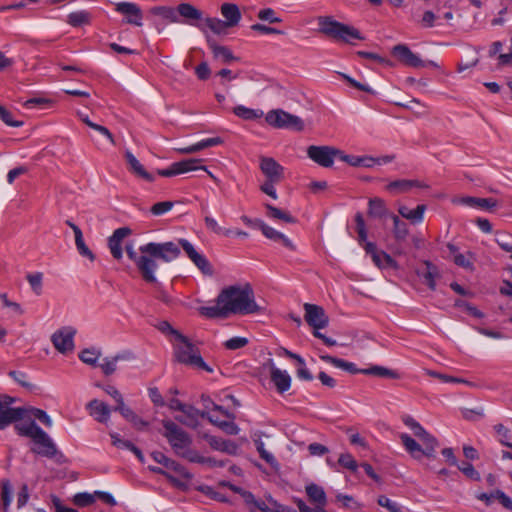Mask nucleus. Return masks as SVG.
I'll return each mask as SVG.
<instances>
[{"label":"nucleus","instance_id":"nucleus-1","mask_svg":"<svg viewBox=\"0 0 512 512\" xmlns=\"http://www.w3.org/2000/svg\"><path fill=\"white\" fill-rule=\"evenodd\" d=\"M179 246L204 275H213L214 271L208 259L197 252L186 239H179L178 245L171 241L164 243L149 242L139 247V254L134 250L133 243L130 242L125 245V251L128 258L134 262L143 280L146 283L156 284L157 260L170 262L176 259L181 253Z\"/></svg>","mask_w":512,"mask_h":512},{"label":"nucleus","instance_id":"nucleus-2","mask_svg":"<svg viewBox=\"0 0 512 512\" xmlns=\"http://www.w3.org/2000/svg\"><path fill=\"white\" fill-rule=\"evenodd\" d=\"M217 304L224 303L228 314H254L263 311L254 299V291L249 283L243 286L231 285L221 290L216 299Z\"/></svg>","mask_w":512,"mask_h":512},{"label":"nucleus","instance_id":"nucleus-3","mask_svg":"<svg viewBox=\"0 0 512 512\" xmlns=\"http://www.w3.org/2000/svg\"><path fill=\"white\" fill-rule=\"evenodd\" d=\"M355 222L358 242L365 252L371 256L374 264L380 269H399L398 263L388 253L382 250L379 251L375 243L367 241V229L364 218L360 212L355 215Z\"/></svg>","mask_w":512,"mask_h":512},{"label":"nucleus","instance_id":"nucleus-4","mask_svg":"<svg viewBox=\"0 0 512 512\" xmlns=\"http://www.w3.org/2000/svg\"><path fill=\"white\" fill-rule=\"evenodd\" d=\"M318 24L320 33L336 41L353 44L352 40L365 39L357 28L336 21L330 16H320Z\"/></svg>","mask_w":512,"mask_h":512},{"label":"nucleus","instance_id":"nucleus-5","mask_svg":"<svg viewBox=\"0 0 512 512\" xmlns=\"http://www.w3.org/2000/svg\"><path fill=\"white\" fill-rule=\"evenodd\" d=\"M162 425L164 428L162 435L167 439L174 453L186 459V454L189 451H194L190 448L192 444L191 436L172 420L164 419Z\"/></svg>","mask_w":512,"mask_h":512},{"label":"nucleus","instance_id":"nucleus-6","mask_svg":"<svg viewBox=\"0 0 512 512\" xmlns=\"http://www.w3.org/2000/svg\"><path fill=\"white\" fill-rule=\"evenodd\" d=\"M178 341H180L181 344L175 347L174 352L178 362L203 369L209 373L213 372V369L204 362L199 350L185 335L179 334Z\"/></svg>","mask_w":512,"mask_h":512},{"label":"nucleus","instance_id":"nucleus-7","mask_svg":"<svg viewBox=\"0 0 512 512\" xmlns=\"http://www.w3.org/2000/svg\"><path fill=\"white\" fill-rule=\"evenodd\" d=\"M32 443L31 452L34 454L53 459L57 464L66 462L65 455L59 451L56 444L43 429L32 439Z\"/></svg>","mask_w":512,"mask_h":512},{"label":"nucleus","instance_id":"nucleus-8","mask_svg":"<svg viewBox=\"0 0 512 512\" xmlns=\"http://www.w3.org/2000/svg\"><path fill=\"white\" fill-rule=\"evenodd\" d=\"M14 402H16L15 397L0 394V430L26 417L27 409L24 407H11Z\"/></svg>","mask_w":512,"mask_h":512},{"label":"nucleus","instance_id":"nucleus-9","mask_svg":"<svg viewBox=\"0 0 512 512\" xmlns=\"http://www.w3.org/2000/svg\"><path fill=\"white\" fill-rule=\"evenodd\" d=\"M265 121L277 129H291L294 131H303V120L293 114H290L282 109L271 110L266 114Z\"/></svg>","mask_w":512,"mask_h":512},{"label":"nucleus","instance_id":"nucleus-10","mask_svg":"<svg viewBox=\"0 0 512 512\" xmlns=\"http://www.w3.org/2000/svg\"><path fill=\"white\" fill-rule=\"evenodd\" d=\"M202 162H203V160L198 159V158L185 159V160H182L179 162L172 163L166 169H158L157 174L160 176H163V177H172V176H176L179 174H183V173H187L190 171H195V170L201 169V170H204L205 172H207V174L214 181H217V178L210 171L207 170V167L201 165Z\"/></svg>","mask_w":512,"mask_h":512},{"label":"nucleus","instance_id":"nucleus-11","mask_svg":"<svg viewBox=\"0 0 512 512\" xmlns=\"http://www.w3.org/2000/svg\"><path fill=\"white\" fill-rule=\"evenodd\" d=\"M392 55L403 65L413 68H423L427 65L436 67L437 64L433 61L426 63L418 55L412 52V50L405 44H398L392 48Z\"/></svg>","mask_w":512,"mask_h":512},{"label":"nucleus","instance_id":"nucleus-12","mask_svg":"<svg viewBox=\"0 0 512 512\" xmlns=\"http://www.w3.org/2000/svg\"><path fill=\"white\" fill-rule=\"evenodd\" d=\"M303 308L305 310V321L314 330H320L328 326L329 317L323 307L316 304L305 303Z\"/></svg>","mask_w":512,"mask_h":512},{"label":"nucleus","instance_id":"nucleus-13","mask_svg":"<svg viewBox=\"0 0 512 512\" xmlns=\"http://www.w3.org/2000/svg\"><path fill=\"white\" fill-rule=\"evenodd\" d=\"M115 11L124 16L122 23L142 26L143 12L141 8L132 2H119L115 4Z\"/></svg>","mask_w":512,"mask_h":512},{"label":"nucleus","instance_id":"nucleus-14","mask_svg":"<svg viewBox=\"0 0 512 512\" xmlns=\"http://www.w3.org/2000/svg\"><path fill=\"white\" fill-rule=\"evenodd\" d=\"M76 330L72 327H63L57 330L51 337L54 347L62 354L71 352L74 349L73 338Z\"/></svg>","mask_w":512,"mask_h":512},{"label":"nucleus","instance_id":"nucleus-15","mask_svg":"<svg viewBox=\"0 0 512 512\" xmlns=\"http://www.w3.org/2000/svg\"><path fill=\"white\" fill-rule=\"evenodd\" d=\"M259 168L265 179L271 181H282L284 179V167L272 157L261 156L259 158Z\"/></svg>","mask_w":512,"mask_h":512},{"label":"nucleus","instance_id":"nucleus-16","mask_svg":"<svg viewBox=\"0 0 512 512\" xmlns=\"http://www.w3.org/2000/svg\"><path fill=\"white\" fill-rule=\"evenodd\" d=\"M151 457L153 458L154 461H156L159 464H162L166 469L175 472L181 478L185 480L192 479V474L188 472L183 465L167 457L164 453L160 451H154L151 453Z\"/></svg>","mask_w":512,"mask_h":512},{"label":"nucleus","instance_id":"nucleus-17","mask_svg":"<svg viewBox=\"0 0 512 512\" xmlns=\"http://www.w3.org/2000/svg\"><path fill=\"white\" fill-rule=\"evenodd\" d=\"M132 234L129 227H121L116 229L113 234L108 238L109 250L116 260H121L123 257L122 241L125 237Z\"/></svg>","mask_w":512,"mask_h":512},{"label":"nucleus","instance_id":"nucleus-18","mask_svg":"<svg viewBox=\"0 0 512 512\" xmlns=\"http://www.w3.org/2000/svg\"><path fill=\"white\" fill-rule=\"evenodd\" d=\"M267 365L270 369V379L274 383L277 391L282 394L290 389L291 377L286 371L277 368L272 359H269Z\"/></svg>","mask_w":512,"mask_h":512},{"label":"nucleus","instance_id":"nucleus-19","mask_svg":"<svg viewBox=\"0 0 512 512\" xmlns=\"http://www.w3.org/2000/svg\"><path fill=\"white\" fill-rule=\"evenodd\" d=\"M331 146L311 145L307 148L308 157L322 167H331L333 165Z\"/></svg>","mask_w":512,"mask_h":512},{"label":"nucleus","instance_id":"nucleus-20","mask_svg":"<svg viewBox=\"0 0 512 512\" xmlns=\"http://www.w3.org/2000/svg\"><path fill=\"white\" fill-rule=\"evenodd\" d=\"M412 188L428 189L429 185L416 179H397L386 186V190L393 194L407 193Z\"/></svg>","mask_w":512,"mask_h":512},{"label":"nucleus","instance_id":"nucleus-21","mask_svg":"<svg viewBox=\"0 0 512 512\" xmlns=\"http://www.w3.org/2000/svg\"><path fill=\"white\" fill-rule=\"evenodd\" d=\"M86 409L88 410L89 415L99 423L106 424L110 419V407L98 399L89 401L86 404Z\"/></svg>","mask_w":512,"mask_h":512},{"label":"nucleus","instance_id":"nucleus-22","mask_svg":"<svg viewBox=\"0 0 512 512\" xmlns=\"http://www.w3.org/2000/svg\"><path fill=\"white\" fill-rule=\"evenodd\" d=\"M425 270H416V274L423 278L424 283L434 291L436 289V280L441 277L438 267L429 260H424Z\"/></svg>","mask_w":512,"mask_h":512},{"label":"nucleus","instance_id":"nucleus-23","mask_svg":"<svg viewBox=\"0 0 512 512\" xmlns=\"http://www.w3.org/2000/svg\"><path fill=\"white\" fill-rule=\"evenodd\" d=\"M124 156L128 164V169L132 174L146 180L147 182H153L155 180V177L145 170L143 165L129 150L125 151Z\"/></svg>","mask_w":512,"mask_h":512},{"label":"nucleus","instance_id":"nucleus-24","mask_svg":"<svg viewBox=\"0 0 512 512\" xmlns=\"http://www.w3.org/2000/svg\"><path fill=\"white\" fill-rule=\"evenodd\" d=\"M220 11L225 19L223 21L229 28L237 26L242 18L238 5L234 3H223L220 7Z\"/></svg>","mask_w":512,"mask_h":512},{"label":"nucleus","instance_id":"nucleus-25","mask_svg":"<svg viewBox=\"0 0 512 512\" xmlns=\"http://www.w3.org/2000/svg\"><path fill=\"white\" fill-rule=\"evenodd\" d=\"M259 229L262 231L263 235L266 238H268V239H270L272 241H275V242L282 243L283 246H285L286 248H288L291 251H295L296 250V246L292 243V241L290 239H288L281 232H279V231L275 230L274 228L268 226L264 221L261 224V227Z\"/></svg>","mask_w":512,"mask_h":512},{"label":"nucleus","instance_id":"nucleus-26","mask_svg":"<svg viewBox=\"0 0 512 512\" xmlns=\"http://www.w3.org/2000/svg\"><path fill=\"white\" fill-rule=\"evenodd\" d=\"M206 41L215 58L221 57L224 63H230L237 59L228 47L218 45L211 36L207 35Z\"/></svg>","mask_w":512,"mask_h":512},{"label":"nucleus","instance_id":"nucleus-27","mask_svg":"<svg viewBox=\"0 0 512 512\" xmlns=\"http://www.w3.org/2000/svg\"><path fill=\"white\" fill-rule=\"evenodd\" d=\"M66 224L74 232L75 244H76L78 252L82 256L89 258L91 261H94L95 260V255L93 254V252L85 244L81 229L76 224H74L72 221H70V220H66Z\"/></svg>","mask_w":512,"mask_h":512},{"label":"nucleus","instance_id":"nucleus-28","mask_svg":"<svg viewBox=\"0 0 512 512\" xmlns=\"http://www.w3.org/2000/svg\"><path fill=\"white\" fill-rule=\"evenodd\" d=\"M305 491L310 501L316 503V506H321V508L324 509L327 503V497L321 486L311 483L305 487Z\"/></svg>","mask_w":512,"mask_h":512},{"label":"nucleus","instance_id":"nucleus-29","mask_svg":"<svg viewBox=\"0 0 512 512\" xmlns=\"http://www.w3.org/2000/svg\"><path fill=\"white\" fill-rule=\"evenodd\" d=\"M426 205L420 204L415 209L410 210L407 206L401 205L398 208V213L405 219L412 223H420L423 221L424 212L426 211Z\"/></svg>","mask_w":512,"mask_h":512},{"label":"nucleus","instance_id":"nucleus-30","mask_svg":"<svg viewBox=\"0 0 512 512\" xmlns=\"http://www.w3.org/2000/svg\"><path fill=\"white\" fill-rule=\"evenodd\" d=\"M92 15L87 10H79L68 14L66 22L74 27L79 28L91 24Z\"/></svg>","mask_w":512,"mask_h":512},{"label":"nucleus","instance_id":"nucleus-31","mask_svg":"<svg viewBox=\"0 0 512 512\" xmlns=\"http://www.w3.org/2000/svg\"><path fill=\"white\" fill-rule=\"evenodd\" d=\"M368 215L373 218H383L390 216L385 201L382 198L375 197L371 198L368 203Z\"/></svg>","mask_w":512,"mask_h":512},{"label":"nucleus","instance_id":"nucleus-32","mask_svg":"<svg viewBox=\"0 0 512 512\" xmlns=\"http://www.w3.org/2000/svg\"><path fill=\"white\" fill-rule=\"evenodd\" d=\"M266 209V215L275 220H280L285 223H296L297 220L295 217H293L289 212L281 210L270 203H264L263 204Z\"/></svg>","mask_w":512,"mask_h":512},{"label":"nucleus","instance_id":"nucleus-33","mask_svg":"<svg viewBox=\"0 0 512 512\" xmlns=\"http://www.w3.org/2000/svg\"><path fill=\"white\" fill-rule=\"evenodd\" d=\"M401 443L405 447L406 451L415 459H420L423 454V448L421 445L410 435L401 434L400 435Z\"/></svg>","mask_w":512,"mask_h":512},{"label":"nucleus","instance_id":"nucleus-34","mask_svg":"<svg viewBox=\"0 0 512 512\" xmlns=\"http://www.w3.org/2000/svg\"><path fill=\"white\" fill-rule=\"evenodd\" d=\"M461 202L470 207L491 210L497 206V201L494 198H478L467 196L461 199Z\"/></svg>","mask_w":512,"mask_h":512},{"label":"nucleus","instance_id":"nucleus-35","mask_svg":"<svg viewBox=\"0 0 512 512\" xmlns=\"http://www.w3.org/2000/svg\"><path fill=\"white\" fill-rule=\"evenodd\" d=\"M177 12L188 21H198L202 19L203 13L190 3H180L177 6Z\"/></svg>","mask_w":512,"mask_h":512},{"label":"nucleus","instance_id":"nucleus-36","mask_svg":"<svg viewBox=\"0 0 512 512\" xmlns=\"http://www.w3.org/2000/svg\"><path fill=\"white\" fill-rule=\"evenodd\" d=\"M199 313L210 319H225L229 316L225 309L224 303L217 304L216 306H203L199 308Z\"/></svg>","mask_w":512,"mask_h":512},{"label":"nucleus","instance_id":"nucleus-37","mask_svg":"<svg viewBox=\"0 0 512 512\" xmlns=\"http://www.w3.org/2000/svg\"><path fill=\"white\" fill-rule=\"evenodd\" d=\"M181 412L185 414V416L187 417V419H188V421L190 423H193V425H191V428H196L197 427V425H198V418L199 417L205 418L209 422H210V419L212 417L208 413V411H206V410L200 411L199 409L195 408L194 406L187 405V404L185 405L184 410H182Z\"/></svg>","mask_w":512,"mask_h":512},{"label":"nucleus","instance_id":"nucleus-38","mask_svg":"<svg viewBox=\"0 0 512 512\" xmlns=\"http://www.w3.org/2000/svg\"><path fill=\"white\" fill-rule=\"evenodd\" d=\"M362 374L373 375V376L383 377V378H391V379H399L400 378V375L397 371L388 369L383 366H377V365L363 369Z\"/></svg>","mask_w":512,"mask_h":512},{"label":"nucleus","instance_id":"nucleus-39","mask_svg":"<svg viewBox=\"0 0 512 512\" xmlns=\"http://www.w3.org/2000/svg\"><path fill=\"white\" fill-rule=\"evenodd\" d=\"M390 218L392 219L393 225H394V227H393L394 238L399 242L406 240V238L409 234V229H408V225L406 224V222L402 221L395 214H391Z\"/></svg>","mask_w":512,"mask_h":512},{"label":"nucleus","instance_id":"nucleus-40","mask_svg":"<svg viewBox=\"0 0 512 512\" xmlns=\"http://www.w3.org/2000/svg\"><path fill=\"white\" fill-rule=\"evenodd\" d=\"M186 459L192 463L207 464L210 467L220 466L223 467L225 463L223 461H217L211 457L201 456L197 451H189L186 454Z\"/></svg>","mask_w":512,"mask_h":512},{"label":"nucleus","instance_id":"nucleus-41","mask_svg":"<svg viewBox=\"0 0 512 512\" xmlns=\"http://www.w3.org/2000/svg\"><path fill=\"white\" fill-rule=\"evenodd\" d=\"M15 429L20 436L29 437L31 440L42 430L34 420L26 424H16Z\"/></svg>","mask_w":512,"mask_h":512},{"label":"nucleus","instance_id":"nucleus-42","mask_svg":"<svg viewBox=\"0 0 512 512\" xmlns=\"http://www.w3.org/2000/svg\"><path fill=\"white\" fill-rule=\"evenodd\" d=\"M233 113L244 120H254L262 117L263 112L259 110H254L243 105H237L233 108Z\"/></svg>","mask_w":512,"mask_h":512},{"label":"nucleus","instance_id":"nucleus-43","mask_svg":"<svg viewBox=\"0 0 512 512\" xmlns=\"http://www.w3.org/2000/svg\"><path fill=\"white\" fill-rule=\"evenodd\" d=\"M420 441H422L425 448H423L424 456L428 458L435 457V450L438 447L437 439L427 432V436H423Z\"/></svg>","mask_w":512,"mask_h":512},{"label":"nucleus","instance_id":"nucleus-44","mask_svg":"<svg viewBox=\"0 0 512 512\" xmlns=\"http://www.w3.org/2000/svg\"><path fill=\"white\" fill-rule=\"evenodd\" d=\"M204 22L206 26L217 35L225 34L226 30L229 28L223 20L215 17H207L204 19Z\"/></svg>","mask_w":512,"mask_h":512},{"label":"nucleus","instance_id":"nucleus-45","mask_svg":"<svg viewBox=\"0 0 512 512\" xmlns=\"http://www.w3.org/2000/svg\"><path fill=\"white\" fill-rule=\"evenodd\" d=\"M100 356V350H97L95 348L83 349L79 354V358L82 362L92 366H96L97 360L99 359Z\"/></svg>","mask_w":512,"mask_h":512},{"label":"nucleus","instance_id":"nucleus-46","mask_svg":"<svg viewBox=\"0 0 512 512\" xmlns=\"http://www.w3.org/2000/svg\"><path fill=\"white\" fill-rule=\"evenodd\" d=\"M402 421L407 427H409L412 430L413 434L417 438L421 439L423 436H427V431L413 417L406 415L402 417Z\"/></svg>","mask_w":512,"mask_h":512},{"label":"nucleus","instance_id":"nucleus-47","mask_svg":"<svg viewBox=\"0 0 512 512\" xmlns=\"http://www.w3.org/2000/svg\"><path fill=\"white\" fill-rule=\"evenodd\" d=\"M151 13L167 19L171 22H179L178 16L172 7L156 6L151 9Z\"/></svg>","mask_w":512,"mask_h":512},{"label":"nucleus","instance_id":"nucleus-48","mask_svg":"<svg viewBox=\"0 0 512 512\" xmlns=\"http://www.w3.org/2000/svg\"><path fill=\"white\" fill-rule=\"evenodd\" d=\"M120 359H126V357L124 355H117L112 358H104L103 363L100 364V368L104 375L109 376L113 374L117 369L116 363Z\"/></svg>","mask_w":512,"mask_h":512},{"label":"nucleus","instance_id":"nucleus-49","mask_svg":"<svg viewBox=\"0 0 512 512\" xmlns=\"http://www.w3.org/2000/svg\"><path fill=\"white\" fill-rule=\"evenodd\" d=\"M255 446L260 457L264 461H266L273 468L278 467V462L276 461L275 457L265 449L264 443L261 439L255 440Z\"/></svg>","mask_w":512,"mask_h":512},{"label":"nucleus","instance_id":"nucleus-50","mask_svg":"<svg viewBox=\"0 0 512 512\" xmlns=\"http://www.w3.org/2000/svg\"><path fill=\"white\" fill-rule=\"evenodd\" d=\"M26 409V416H33L34 418L38 419L41 423H43L46 427L52 426V420L44 410L34 407Z\"/></svg>","mask_w":512,"mask_h":512},{"label":"nucleus","instance_id":"nucleus-51","mask_svg":"<svg viewBox=\"0 0 512 512\" xmlns=\"http://www.w3.org/2000/svg\"><path fill=\"white\" fill-rule=\"evenodd\" d=\"M210 423L222 429L229 435H237L239 433V427L233 421H218L211 417Z\"/></svg>","mask_w":512,"mask_h":512},{"label":"nucleus","instance_id":"nucleus-52","mask_svg":"<svg viewBox=\"0 0 512 512\" xmlns=\"http://www.w3.org/2000/svg\"><path fill=\"white\" fill-rule=\"evenodd\" d=\"M496 243L506 252H512V235L506 232H497Z\"/></svg>","mask_w":512,"mask_h":512},{"label":"nucleus","instance_id":"nucleus-53","mask_svg":"<svg viewBox=\"0 0 512 512\" xmlns=\"http://www.w3.org/2000/svg\"><path fill=\"white\" fill-rule=\"evenodd\" d=\"M458 469L469 479L474 481H480L481 476L478 471L475 470L474 466L469 462H462L460 465H456Z\"/></svg>","mask_w":512,"mask_h":512},{"label":"nucleus","instance_id":"nucleus-54","mask_svg":"<svg viewBox=\"0 0 512 512\" xmlns=\"http://www.w3.org/2000/svg\"><path fill=\"white\" fill-rule=\"evenodd\" d=\"M257 17H258V19H260L262 21H267L270 24L282 22V19L276 16V12L272 8L261 9L257 13Z\"/></svg>","mask_w":512,"mask_h":512},{"label":"nucleus","instance_id":"nucleus-55","mask_svg":"<svg viewBox=\"0 0 512 512\" xmlns=\"http://www.w3.org/2000/svg\"><path fill=\"white\" fill-rule=\"evenodd\" d=\"M338 463L342 467H344L352 472L357 471L358 464H357L356 460L354 459V457L349 453L341 454L339 456Z\"/></svg>","mask_w":512,"mask_h":512},{"label":"nucleus","instance_id":"nucleus-56","mask_svg":"<svg viewBox=\"0 0 512 512\" xmlns=\"http://www.w3.org/2000/svg\"><path fill=\"white\" fill-rule=\"evenodd\" d=\"M0 119L6 125L11 126V127H21L24 124L22 121L14 120L12 117V113L1 104H0Z\"/></svg>","mask_w":512,"mask_h":512},{"label":"nucleus","instance_id":"nucleus-57","mask_svg":"<svg viewBox=\"0 0 512 512\" xmlns=\"http://www.w3.org/2000/svg\"><path fill=\"white\" fill-rule=\"evenodd\" d=\"M95 501V494H89L86 492L78 493L74 496L73 502L79 507H86L93 504Z\"/></svg>","mask_w":512,"mask_h":512},{"label":"nucleus","instance_id":"nucleus-58","mask_svg":"<svg viewBox=\"0 0 512 512\" xmlns=\"http://www.w3.org/2000/svg\"><path fill=\"white\" fill-rule=\"evenodd\" d=\"M26 278L31 285L32 290L37 295H40L42 291V273L36 272L33 274H28Z\"/></svg>","mask_w":512,"mask_h":512},{"label":"nucleus","instance_id":"nucleus-59","mask_svg":"<svg viewBox=\"0 0 512 512\" xmlns=\"http://www.w3.org/2000/svg\"><path fill=\"white\" fill-rule=\"evenodd\" d=\"M8 375L13 378L18 384H20L22 387L28 389V390H33L34 388V385L29 383L26 379H27V375L26 373L24 372H21V371H15V370H12L8 373Z\"/></svg>","mask_w":512,"mask_h":512},{"label":"nucleus","instance_id":"nucleus-60","mask_svg":"<svg viewBox=\"0 0 512 512\" xmlns=\"http://www.w3.org/2000/svg\"><path fill=\"white\" fill-rule=\"evenodd\" d=\"M246 337H233L224 342V347L228 350H237L248 344Z\"/></svg>","mask_w":512,"mask_h":512},{"label":"nucleus","instance_id":"nucleus-61","mask_svg":"<svg viewBox=\"0 0 512 512\" xmlns=\"http://www.w3.org/2000/svg\"><path fill=\"white\" fill-rule=\"evenodd\" d=\"M12 487L8 479L2 481L1 499L4 509H6L11 503Z\"/></svg>","mask_w":512,"mask_h":512},{"label":"nucleus","instance_id":"nucleus-62","mask_svg":"<svg viewBox=\"0 0 512 512\" xmlns=\"http://www.w3.org/2000/svg\"><path fill=\"white\" fill-rule=\"evenodd\" d=\"M204 222H205V225H206L207 229L213 231L216 234H224L225 236H229L231 234V232H232L229 229L223 230L218 225L217 221L214 218L210 217V216H205Z\"/></svg>","mask_w":512,"mask_h":512},{"label":"nucleus","instance_id":"nucleus-63","mask_svg":"<svg viewBox=\"0 0 512 512\" xmlns=\"http://www.w3.org/2000/svg\"><path fill=\"white\" fill-rule=\"evenodd\" d=\"M173 206L174 202L172 201L157 202L151 207L150 211L153 215L158 216L168 212Z\"/></svg>","mask_w":512,"mask_h":512},{"label":"nucleus","instance_id":"nucleus-64","mask_svg":"<svg viewBox=\"0 0 512 512\" xmlns=\"http://www.w3.org/2000/svg\"><path fill=\"white\" fill-rule=\"evenodd\" d=\"M378 505L385 507L390 512H402L401 508L398 506L397 503L391 501L388 497L385 495H380L377 499Z\"/></svg>","mask_w":512,"mask_h":512}]
</instances>
